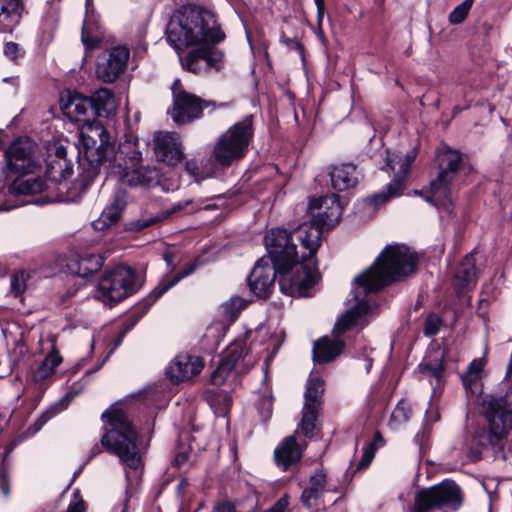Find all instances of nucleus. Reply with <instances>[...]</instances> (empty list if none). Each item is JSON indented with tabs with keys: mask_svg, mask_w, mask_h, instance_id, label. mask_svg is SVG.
<instances>
[{
	"mask_svg": "<svg viewBox=\"0 0 512 512\" xmlns=\"http://www.w3.org/2000/svg\"><path fill=\"white\" fill-rule=\"evenodd\" d=\"M167 41L176 50L192 45L204 44L186 55L183 66L194 74L220 71L224 63L221 50L210 46L225 38L213 15L205 10L189 9L173 17L166 29Z\"/></svg>",
	"mask_w": 512,
	"mask_h": 512,
	"instance_id": "obj_1",
	"label": "nucleus"
},
{
	"mask_svg": "<svg viewBox=\"0 0 512 512\" xmlns=\"http://www.w3.org/2000/svg\"><path fill=\"white\" fill-rule=\"evenodd\" d=\"M94 133L99 137L97 147H86L85 161L88 167L83 166L81 178L83 186L88 187L97 177L101 167L108 169L119 180L129 186H149L157 181L158 173L155 169L141 166L142 153L134 142H124L117 151L109 143L107 131L102 127H95Z\"/></svg>",
	"mask_w": 512,
	"mask_h": 512,
	"instance_id": "obj_2",
	"label": "nucleus"
},
{
	"mask_svg": "<svg viewBox=\"0 0 512 512\" xmlns=\"http://www.w3.org/2000/svg\"><path fill=\"white\" fill-rule=\"evenodd\" d=\"M297 229L288 232L283 228H274L265 235L266 259L279 269V287L283 294L302 297L315 285L319 278L315 255L309 251L297 250L294 239Z\"/></svg>",
	"mask_w": 512,
	"mask_h": 512,
	"instance_id": "obj_3",
	"label": "nucleus"
},
{
	"mask_svg": "<svg viewBox=\"0 0 512 512\" xmlns=\"http://www.w3.org/2000/svg\"><path fill=\"white\" fill-rule=\"evenodd\" d=\"M418 255L403 244L387 245L373 265L355 278L363 296L400 281L416 271Z\"/></svg>",
	"mask_w": 512,
	"mask_h": 512,
	"instance_id": "obj_4",
	"label": "nucleus"
},
{
	"mask_svg": "<svg viewBox=\"0 0 512 512\" xmlns=\"http://www.w3.org/2000/svg\"><path fill=\"white\" fill-rule=\"evenodd\" d=\"M106 432L101 443L108 451L116 454L129 469L139 470L142 457L137 445L138 433L132 427L127 414L118 407H111L102 414Z\"/></svg>",
	"mask_w": 512,
	"mask_h": 512,
	"instance_id": "obj_5",
	"label": "nucleus"
},
{
	"mask_svg": "<svg viewBox=\"0 0 512 512\" xmlns=\"http://www.w3.org/2000/svg\"><path fill=\"white\" fill-rule=\"evenodd\" d=\"M311 223H303L298 226L296 236L300 240L301 247L309 251L310 255L316 254L321 242L322 232L325 228L336 225L341 217L343 208L337 194H330L313 198L308 207Z\"/></svg>",
	"mask_w": 512,
	"mask_h": 512,
	"instance_id": "obj_6",
	"label": "nucleus"
},
{
	"mask_svg": "<svg viewBox=\"0 0 512 512\" xmlns=\"http://www.w3.org/2000/svg\"><path fill=\"white\" fill-rule=\"evenodd\" d=\"M252 137V116H247L218 137L212 152L214 160L221 166L239 161L246 155Z\"/></svg>",
	"mask_w": 512,
	"mask_h": 512,
	"instance_id": "obj_7",
	"label": "nucleus"
},
{
	"mask_svg": "<svg viewBox=\"0 0 512 512\" xmlns=\"http://www.w3.org/2000/svg\"><path fill=\"white\" fill-rule=\"evenodd\" d=\"M462 502L460 487L452 480H445L438 485L417 491L408 512H432L435 509L453 512L459 509Z\"/></svg>",
	"mask_w": 512,
	"mask_h": 512,
	"instance_id": "obj_8",
	"label": "nucleus"
},
{
	"mask_svg": "<svg viewBox=\"0 0 512 512\" xmlns=\"http://www.w3.org/2000/svg\"><path fill=\"white\" fill-rule=\"evenodd\" d=\"M139 287L136 271L128 266L119 265L100 278L97 298L112 306L134 294Z\"/></svg>",
	"mask_w": 512,
	"mask_h": 512,
	"instance_id": "obj_9",
	"label": "nucleus"
},
{
	"mask_svg": "<svg viewBox=\"0 0 512 512\" xmlns=\"http://www.w3.org/2000/svg\"><path fill=\"white\" fill-rule=\"evenodd\" d=\"M461 164V155L454 150L443 152L439 159V173L435 180L430 183L431 196L426 200L437 206L448 209L452 204L453 194L456 190L454 178Z\"/></svg>",
	"mask_w": 512,
	"mask_h": 512,
	"instance_id": "obj_10",
	"label": "nucleus"
},
{
	"mask_svg": "<svg viewBox=\"0 0 512 512\" xmlns=\"http://www.w3.org/2000/svg\"><path fill=\"white\" fill-rule=\"evenodd\" d=\"M173 107L170 111L171 118L178 125L190 123L202 117L203 110L216 108L213 101H206L195 94L182 88L180 80H175L172 86Z\"/></svg>",
	"mask_w": 512,
	"mask_h": 512,
	"instance_id": "obj_11",
	"label": "nucleus"
},
{
	"mask_svg": "<svg viewBox=\"0 0 512 512\" xmlns=\"http://www.w3.org/2000/svg\"><path fill=\"white\" fill-rule=\"evenodd\" d=\"M414 156L412 155H394L388 158L387 165L391 170L396 171L394 179L379 193L371 196L370 200L375 205H381L392 198L399 197L404 191V181L410 171Z\"/></svg>",
	"mask_w": 512,
	"mask_h": 512,
	"instance_id": "obj_12",
	"label": "nucleus"
},
{
	"mask_svg": "<svg viewBox=\"0 0 512 512\" xmlns=\"http://www.w3.org/2000/svg\"><path fill=\"white\" fill-rule=\"evenodd\" d=\"M45 162V177L54 190L73 174V162L67 158V150L63 145H49Z\"/></svg>",
	"mask_w": 512,
	"mask_h": 512,
	"instance_id": "obj_13",
	"label": "nucleus"
},
{
	"mask_svg": "<svg viewBox=\"0 0 512 512\" xmlns=\"http://www.w3.org/2000/svg\"><path fill=\"white\" fill-rule=\"evenodd\" d=\"M35 145L29 138L14 141L6 151L10 170L17 173L35 172L38 163L34 159Z\"/></svg>",
	"mask_w": 512,
	"mask_h": 512,
	"instance_id": "obj_14",
	"label": "nucleus"
},
{
	"mask_svg": "<svg viewBox=\"0 0 512 512\" xmlns=\"http://www.w3.org/2000/svg\"><path fill=\"white\" fill-rule=\"evenodd\" d=\"M279 269L266 257L260 258L248 277L250 290L259 298L266 299L271 295Z\"/></svg>",
	"mask_w": 512,
	"mask_h": 512,
	"instance_id": "obj_15",
	"label": "nucleus"
},
{
	"mask_svg": "<svg viewBox=\"0 0 512 512\" xmlns=\"http://www.w3.org/2000/svg\"><path fill=\"white\" fill-rule=\"evenodd\" d=\"M129 55V50L124 46L111 49V51L100 58L97 63V78L105 83L114 82L126 69Z\"/></svg>",
	"mask_w": 512,
	"mask_h": 512,
	"instance_id": "obj_16",
	"label": "nucleus"
},
{
	"mask_svg": "<svg viewBox=\"0 0 512 512\" xmlns=\"http://www.w3.org/2000/svg\"><path fill=\"white\" fill-rule=\"evenodd\" d=\"M153 149L158 161L175 166L184 158L182 144L177 134L172 132H155Z\"/></svg>",
	"mask_w": 512,
	"mask_h": 512,
	"instance_id": "obj_17",
	"label": "nucleus"
},
{
	"mask_svg": "<svg viewBox=\"0 0 512 512\" xmlns=\"http://www.w3.org/2000/svg\"><path fill=\"white\" fill-rule=\"evenodd\" d=\"M60 107L71 121L88 123L94 119L93 104L89 97L68 91L60 99Z\"/></svg>",
	"mask_w": 512,
	"mask_h": 512,
	"instance_id": "obj_18",
	"label": "nucleus"
},
{
	"mask_svg": "<svg viewBox=\"0 0 512 512\" xmlns=\"http://www.w3.org/2000/svg\"><path fill=\"white\" fill-rule=\"evenodd\" d=\"M203 369V362L199 357L188 354L177 355L167 367V375L174 383L190 380Z\"/></svg>",
	"mask_w": 512,
	"mask_h": 512,
	"instance_id": "obj_19",
	"label": "nucleus"
},
{
	"mask_svg": "<svg viewBox=\"0 0 512 512\" xmlns=\"http://www.w3.org/2000/svg\"><path fill=\"white\" fill-rule=\"evenodd\" d=\"M479 269L476 267L475 254H467L460 262L453 278V287L457 294L472 289L477 281Z\"/></svg>",
	"mask_w": 512,
	"mask_h": 512,
	"instance_id": "obj_20",
	"label": "nucleus"
},
{
	"mask_svg": "<svg viewBox=\"0 0 512 512\" xmlns=\"http://www.w3.org/2000/svg\"><path fill=\"white\" fill-rule=\"evenodd\" d=\"M303 451L304 446L297 443L295 435L287 436L274 451L276 465L287 471L301 460Z\"/></svg>",
	"mask_w": 512,
	"mask_h": 512,
	"instance_id": "obj_21",
	"label": "nucleus"
},
{
	"mask_svg": "<svg viewBox=\"0 0 512 512\" xmlns=\"http://www.w3.org/2000/svg\"><path fill=\"white\" fill-rule=\"evenodd\" d=\"M33 173H21L22 175L9 185V192L15 195L37 194L45 191L55 192L46 177L35 176Z\"/></svg>",
	"mask_w": 512,
	"mask_h": 512,
	"instance_id": "obj_22",
	"label": "nucleus"
},
{
	"mask_svg": "<svg viewBox=\"0 0 512 512\" xmlns=\"http://www.w3.org/2000/svg\"><path fill=\"white\" fill-rule=\"evenodd\" d=\"M357 303L346 311L344 315L336 322L334 326V333L339 336L351 329L354 326L364 325V318L367 315L370 307L367 302L360 300L358 295H355Z\"/></svg>",
	"mask_w": 512,
	"mask_h": 512,
	"instance_id": "obj_23",
	"label": "nucleus"
},
{
	"mask_svg": "<svg viewBox=\"0 0 512 512\" xmlns=\"http://www.w3.org/2000/svg\"><path fill=\"white\" fill-rule=\"evenodd\" d=\"M327 478L323 471H317L309 479V485L302 491L301 502L308 508H317L320 505V500L326 491Z\"/></svg>",
	"mask_w": 512,
	"mask_h": 512,
	"instance_id": "obj_24",
	"label": "nucleus"
},
{
	"mask_svg": "<svg viewBox=\"0 0 512 512\" xmlns=\"http://www.w3.org/2000/svg\"><path fill=\"white\" fill-rule=\"evenodd\" d=\"M332 187L338 191L354 188L358 183L357 168L352 163L333 166L330 171Z\"/></svg>",
	"mask_w": 512,
	"mask_h": 512,
	"instance_id": "obj_25",
	"label": "nucleus"
},
{
	"mask_svg": "<svg viewBox=\"0 0 512 512\" xmlns=\"http://www.w3.org/2000/svg\"><path fill=\"white\" fill-rule=\"evenodd\" d=\"M242 357V349L239 346L229 347L221 358L217 368L211 375V382L215 386H221L229 373L236 367Z\"/></svg>",
	"mask_w": 512,
	"mask_h": 512,
	"instance_id": "obj_26",
	"label": "nucleus"
},
{
	"mask_svg": "<svg viewBox=\"0 0 512 512\" xmlns=\"http://www.w3.org/2000/svg\"><path fill=\"white\" fill-rule=\"evenodd\" d=\"M126 206V201L122 193L115 194L112 202L102 211L98 219L93 221V227L96 230H105L116 224Z\"/></svg>",
	"mask_w": 512,
	"mask_h": 512,
	"instance_id": "obj_27",
	"label": "nucleus"
},
{
	"mask_svg": "<svg viewBox=\"0 0 512 512\" xmlns=\"http://www.w3.org/2000/svg\"><path fill=\"white\" fill-rule=\"evenodd\" d=\"M21 0H0V31L12 32L21 19Z\"/></svg>",
	"mask_w": 512,
	"mask_h": 512,
	"instance_id": "obj_28",
	"label": "nucleus"
},
{
	"mask_svg": "<svg viewBox=\"0 0 512 512\" xmlns=\"http://www.w3.org/2000/svg\"><path fill=\"white\" fill-rule=\"evenodd\" d=\"M343 346L344 343L341 340H330L324 337L314 343L313 359L318 363H328L342 352Z\"/></svg>",
	"mask_w": 512,
	"mask_h": 512,
	"instance_id": "obj_29",
	"label": "nucleus"
},
{
	"mask_svg": "<svg viewBox=\"0 0 512 512\" xmlns=\"http://www.w3.org/2000/svg\"><path fill=\"white\" fill-rule=\"evenodd\" d=\"M103 258L98 254H83L74 260L70 269L80 277H88L101 269Z\"/></svg>",
	"mask_w": 512,
	"mask_h": 512,
	"instance_id": "obj_30",
	"label": "nucleus"
},
{
	"mask_svg": "<svg viewBox=\"0 0 512 512\" xmlns=\"http://www.w3.org/2000/svg\"><path fill=\"white\" fill-rule=\"evenodd\" d=\"M89 98L93 104L94 118L97 116H107L116 109L114 95L107 88L99 89Z\"/></svg>",
	"mask_w": 512,
	"mask_h": 512,
	"instance_id": "obj_31",
	"label": "nucleus"
},
{
	"mask_svg": "<svg viewBox=\"0 0 512 512\" xmlns=\"http://www.w3.org/2000/svg\"><path fill=\"white\" fill-rule=\"evenodd\" d=\"M51 340L53 342L51 351L34 371L33 379L35 382L46 380L55 372L56 367L62 362V357L56 348L54 337H52Z\"/></svg>",
	"mask_w": 512,
	"mask_h": 512,
	"instance_id": "obj_32",
	"label": "nucleus"
},
{
	"mask_svg": "<svg viewBox=\"0 0 512 512\" xmlns=\"http://www.w3.org/2000/svg\"><path fill=\"white\" fill-rule=\"evenodd\" d=\"M198 261L187 264L181 271H179L172 279L161 281L149 294L148 299L151 302H155L165 292L176 285L180 280L192 274L198 268Z\"/></svg>",
	"mask_w": 512,
	"mask_h": 512,
	"instance_id": "obj_33",
	"label": "nucleus"
},
{
	"mask_svg": "<svg viewBox=\"0 0 512 512\" xmlns=\"http://www.w3.org/2000/svg\"><path fill=\"white\" fill-rule=\"evenodd\" d=\"M323 393L324 381L318 376L311 375L306 385L304 406H307V409L310 407L321 409Z\"/></svg>",
	"mask_w": 512,
	"mask_h": 512,
	"instance_id": "obj_34",
	"label": "nucleus"
},
{
	"mask_svg": "<svg viewBox=\"0 0 512 512\" xmlns=\"http://www.w3.org/2000/svg\"><path fill=\"white\" fill-rule=\"evenodd\" d=\"M205 398L215 414L225 416L230 411L232 398L228 392L210 389L206 391Z\"/></svg>",
	"mask_w": 512,
	"mask_h": 512,
	"instance_id": "obj_35",
	"label": "nucleus"
},
{
	"mask_svg": "<svg viewBox=\"0 0 512 512\" xmlns=\"http://www.w3.org/2000/svg\"><path fill=\"white\" fill-rule=\"evenodd\" d=\"M320 408L303 406L302 419L299 425L300 431L303 435L308 438L314 436V430L316 429V420L319 414Z\"/></svg>",
	"mask_w": 512,
	"mask_h": 512,
	"instance_id": "obj_36",
	"label": "nucleus"
},
{
	"mask_svg": "<svg viewBox=\"0 0 512 512\" xmlns=\"http://www.w3.org/2000/svg\"><path fill=\"white\" fill-rule=\"evenodd\" d=\"M411 406L405 400H400L390 417V426L396 429L406 423L411 417Z\"/></svg>",
	"mask_w": 512,
	"mask_h": 512,
	"instance_id": "obj_37",
	"label": "nucleus"
},
{
	"mask_svg": "<svg viewBox=\"0 0 512 512\" xmlns=\"http://www.w3.org/2000/svg\"><path fill=\"white\" fill-rule=\"evenodd\" d=\"M474 0H464L461 4L456 6L453 11L449 14V22L457 25L462 23L468 16L469 11L472 8Z\"/></svg>",
	"mask_w": 512,
	"mask_h": 512,
	"instance_id": "obj_38",
	"label": "nucleus"
},
{
	"mask_svg": "<svg viewBox=\"0 0 512 512\" xmlns=\"http://www.w3.org/2000/svg\"><path fill=\"white\" fill-rule=\"evenodd\" d=\"M81 41L87 50L94 49L101 41L100 35L93 32L91 25L84 22L81 33Z\"/></svg>",
	"mask_w": 512,
	"mask_h": 512,
	"instance_id": "obj_39",
	"label": "nucleus"
},
{
	"mask_svg": "<svg viewBox=\"0 0 512 512\" xmlns=\"http://www.w3.org/2000/svg\"><path fill=\"white\" fill-rule=\"evenodd\" d=\"M483 366L484 364L481 359L473 360L469 364L467 372L462 376L464 385H471L472 383L476 382L480 377V373L483 369Z\"/></svg>",
	"mask_w": 512,
	"mask_h": 512,
	"instance_id": "obj_40",
	"label": "nucleus"
},
{
	"mask_svg": "<svg viewBox=\"0 0 512 512\" xmlns=\"http://www.w3.org/2000/svg\"><path fill=\"white\" fill-rule=\"evenodd\" d=\"M245 306L246 302L242 298L234 297L223 305V310L228 317L235 318Z\"/></svg>",
	"mask_w": 512,
	"mask_h": 512,
	"instance_id": "obj_41",
	"label": "nucleus"
},
{
	"mask_svg": "<svg viewBox=\"0 0 512 512\" xmlns=\"http://www.w3.org/2000/svg\"><path fill=\"white\" fill-rule=\"evenodd\" d=\"M441 323H442V321L437 315H435V314L428 315L425 320L424 328H423L425 336L431 337V336L436 335L439 331Z\"/></svg>",
	"mask_w": 512,
	"mask_h": 512,
	"instance_id": "obj_42",
	"label": "nucleus"
},
{
	"mask_svg": "<svg viewBox=\"0 0 512 512\" xmlns=\"http://www.w3.org/2000/svg\"><path fill=\"white\" fill-rule=\"evenodd\" d=\"M4 54L12 61H17L19 58H22L25 54V51L19 44L15 42H7L4 47Z\"/></svg>",
	"mask_w": 512,
	"mask_h": 512,
	"instance_id": "obj_43",
	"label": "nucleus"
},
{
	"mask_svg": "<svg viewBox=\"0 0 512 512\" xmlns=\"http://www.w3.org/2000/svg\"><path fill=\"white\" fill-rule=\"evenodd\" d=\"M66 512H86V504L79 490L73 492V498L70 501Z\"/></svg>",
	"mask_w": 512,
	"mask_h": 512,
	"instance_id": "obj_44",
	"label": "nucleus"
},
{
	"mask_svg": "<svg viewBox=\"0 0 512 512\" xmlns=\"http://www.w3.org/2000/svg\"><path fill=\"white\" fill-rule=\"evenodd\" d=\"M163 219L164 217L161 215L155 217H142L135 220L131 225L134 230L140 231L162 221Z\"/></svg>",
	"mask_w": 512,
	"mask_h": 512,
	"instance_id": "obj_45",
	"label": "nucleus"
},
{
	"mask_svg": "<svg viewBox=\"0 0 512 512\" xmlns=\"http://www.w3.org/2000/svg\"><path fill=\"white\" fill-rule=\"evenodd\" d=\"M188 208H189L190 212L194 211L196 209V206L194 205V203L191 200H186V201H183V202L173 205L169 210H167L165 213L161 214V216L164 217V219H165L167 216H169L171 214L179 213Z\"/></svg>",
	"mask_w": 512,
	"mask_h": 512,
	"instance_id": "obj_46",
	"label": "nucleus"
},
{
	"mask_svg": "<svg viewBox=\"0 0 512 512\" xmlns=\"http://www.w3.org/2000/svg\"><path fill=\"white\" fill-rule=\"evenodd\" d=\"M375 455V448L374 444H369L364 448L362 458L360 463L358 464V469L366 468L370 465L371 461L373 460Z\"/></svg>",
	"mask_w": 512,
	"mask_h": 512,
	"instance_id": "obj_47",
	"label": "nucleus"
},
{
	"mask_svg": "<svg viewBox=\"0 0 512 512\" xmlns=\"http://www.w3.org/2000/svg\"><path fill=\"white\" fill-rule=\"evenodd\" d=\"M11 289L16 295H20L25 290L24 274H15L11 278Z\"/></svg>",
	"mask_w": 512,
	"mask_h": 512,
	"instance_id": "obj_48",
	"label": "nucleus"
},
{
	"mask_svg": "<svg viewBox=\"0 0 512 512\" xmlns=\"http://www.w3.org/2000/svg\"><path fill=\"white\" fill-rule=\"evenodd\" d=\"M282 42L291 50H297L301 56L304 54L303 45L296 38H288L285 35L282 36Z\"/></svg>",
	"mask_w": 512,
	"mask_h": 512,
	"instance_id": "obj_49",
	"label": "nucleus"
},
{
	"mask_svg": "<svg viewBox=\"0 0 512 512\" xmlns=\"http://www.w3.org/2000/svg\"><path fill=\"white\" fill-rule=\"evenodd\" d=\"M288 507V500L286 497L280 498L273 506L264 512H285Z\"/></svg>",
	"mask_w": 512,
	"mask_h": 512,
	"instance_id": "obj_50",
	"label": "nucleus"
},
{
	"mask_svg": "<svg viewBox=\"0 0 512 512\" xmlns=\"http://www.w3.org/2000/svg\"><path fill=\"white\" fill-rule=\"evenodd\" d=\"M429 435V431L426 427L422 429V431L418 432L415 435L414 441L417 443V445L420 447V449L423 448L426 438Z\"/></svg>",
	"mask_w": 512,
	"mask_h": 512,
	"instance_id": "obj_51",
	"label": "nucleus"
},
{
	"mask_svg": "<svg viewBox=\"0 0 512 512\" xmlns=\"http://www.w3.org/2000/svg\"><path fill=\"white\" fill-rule=\"evenodd\" d=\"M211 512H235V507L229 502L216 505Z\"/></svg>",
	"mask_w": 512,
	"mask_h": 512,
	"instance_id": "obj_52",
	"label": "nucleus"
},
{
	"mask_svg": "<svg viewBox=\"0 0 512 512\" xmlns=\"http://www.w3.org/2000/svg\"><path fill=\"white\" fill-rule=\"evenodd\" d=\"M53 417V412L46 411L44 412L36 421L35 424H37L41 428L49 419Z\"/></svg>",
	"mask_w": 512,
	"mask_h": 512,
	"instance_id": "obj_53",
	"label": "nucleus"
},
{
	"mask_svg": "<svg viewBox=\"0 0 512 512\" xmlns=\"http://www.w3.org/2000/svg\"><path fill=\"white\" fill-rule=\"evenodd\" d=\"M185 168L191 175H197L198 173V165L194 160L187 161Z\"/></svg>",
	"mask_w": 512,
	"mask_h": 512,
	"instance_id": "obj_54",
	"label": "nucleus"
},
{
	"mask_svg": "<svg viewBox=\"0 0 512 512\" xmlns=\"http://www.w3.org/2000/svg\"><path fill=\"white\" fill-rule=\"evenodd\" d=\"M188 460V456L186 453H179L175 458V465L177 467L183 466Z\"/></svg>",
	"mask_w": 512,
	"mask_h": 512,
	"instance_id": "obj_55",
	"label": "nucleus"
},
{
	"mask_svg": "<svg viewBox=\"0 0 512 512\" xmlns=\"http://www.w3.org/2000/svg\"><path fill=\"white\" fill-rule=\"evenodd\" d=\"M314 2L317 6L318 18L321 19L324 14L325 2L324 0H314Z\"/></svg>",
	"mask_w": 512,
	"mask_h": 512,
	"instance_id": "obj_56",
	"label": "nucleus"
},
{
	"mask_svg": "<svg viewBox=\"0 0 512 512\" xmlns=\"http://www.w3.org/2000/svg\"><path fill=\"white\" fill-rule=\"evenodd\" d=\"M426 369L430 373L431 376H434L436 379L440 378L441 371H442V368L440 366L434 367V368H430L427 366Z\"/></svg>",
	"mask_w": 512,
	"mask_h": 512,
	"instance_id": "obj_57",
	"label": "nucleus"
},
{
	"mask_svg": "<svg viewBox=\"0 0 512 512\" xmlns=\"http://www.w3.org/2000/svg\"><path fill=\"white\" fill-rule=\"evenodd\" d=\"M383 443V438L380 434V432H376L373 437V442L371 444H374V448L376 449L377 446L381 445Z\"/></svg>",
	"mask_w": 512,
	"mask_h": 512,
	"instance_id": "obj_58",
	"label": "nucleus"
},
{
	"mask_svg": "<svg viewBox=\"0 0 512 512\" xmlns=\"http://www.w3.org/2000/svg\"><path fill=\"white\" fill-rule=\"evenodd\" d=\"M0 489H1V492L3 493V495H5V496L9 495L10 490H9V485L6 480H2L0 482Z\"/></svg>",
	"mask_w": 512,
	"mask_h": 512,
	"instance_id": "obj_59",
	"label": "nucleus"
},
{
	"mask_svg": "<svg viewBox=\"0 0 512 512\" xmlns=\"http://www.w3.org/2000/svg\"><path fill=\"white\" fill-rule=\"evenodd\" d=\"M164 260L166 261L168 266H172L173 265V255L172 254H170V253L164 254Z\"/></svg>",
	"mask_w": 512,
	"mask_h": 512,
	"instance_id": "obj_60",
	"label": "nucleus"
},
{
	"mask_svg": "<svg viewBox=\"0 0 512 512\" xmlns=\"http://www.w3.org/2000/svg\"><path fill=\"white\" fill-rule=\"evenodd\" d=\"M121 512H126V507H124V508L121 510Z\"/></svg>",
	"mask_w": 512,
	"mask_h": 512,
	"instance_id": "obj_61",
	"label": "nucleus"
},
{
	"mask_svg": "<svg viewBox=\"0 0 512 512\" xmlns=\"http://www.w3.org/2000/svg\"><path fill=\"white\" fill-rule=\"evenodd\" d=\"M235 512H237V511L235 510Z\"/></svg>",
	"mask_w": 512,
	"mask_h": 512,
	"instance_id": "obj_62",
	"label": "nucleus"
}]
</instances>
